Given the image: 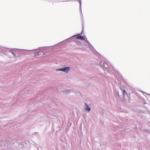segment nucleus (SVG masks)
<instances>
[{
  "label": "nucleus",
  "instance_id": "obj_1",
  "mask_svg": "<svg viewBox=\"0 0 150 150\" xmlns=\"http://www.w3.org/2000/svg\"><path fill=\"white\" fill-rule=\"evenodd\" d=\"M105 64L104 62L103 63V62L101 61H99V65L103 69L105 74L106 75H108L109 72L111 71V69L108 67L105 66Z\"/></svg>",
  "mask_w": 150,
  "mask_h": 150
},
{
  "label": "nucleus",
  "instance_id": "obj_2",
  "mask_svg": "<svg viewBox=\"0 0 150 150\" xmlns=\"http://www.w3.org/2000/svg\"><path fill=\"white\" fill-rule=\"evenodd\" d=\"M84 28V27L83 25L82 26V31H81V33L80 34H79L77 35H74L73 36H72V37H71V38H73L74 37H76V38L77 39H79V40L80 39V40H85V39L84 37H83V36L80 35L82 34V33H83V32Z\"/></svg>",
  "mask_w": 150,
  "mask_h": 150
},
{
  "label": "nucleus",
  "instance_id": "obj_3",
  "mask_svg": "<svg viewBox=\"0 0 150 150\" xmlns=\"http://www.w3.org/2000/svg\"><path fill=\"white\" fill-rule=\"evenodd\" d=\"M70 69L69 67H65L62 68L58 69L57 70L59 71H62L66 73H68Z\"/></svg>",
  "mask_w": 150,
  "mask_h": 150
},
{
  "label": "nucleus",
  "instance_id": "obj_4",
  "mask_svg": "<svg viewBox=\"0 0 150 150\" xmlns=\"http://www.w3.org/2000/svg\"><path fill=\"white\" fill-rule=\"evenodd\" d=\"M120 89L122 91V94L123 96V98H125V87L124 86H120Z\"/></svg>",
  "mask_w": 150,
  "mask_h": 150
},
{
  "label": "nucleus",
  "instance_id": "obj_5",
  "mask_svg": "<svg viewBox=\"0 0 150 150\" xmlns=\"http://www.w3.org/2000/svg\"><path fill=\"white\" fill-rule=\"evenodd\" d=\"M16 143H17L18 144L19 146L21 148H23L24 146V144H23V142H21V143H20V142H19V140H17L16 142Z\"/></svg>",
  "mask_w": 150,
  "mask_h": 150
},
{
  "label": "nucleus",
  "instance_id": "obj_6",
  "mask_svg": "<svg viewBox=\"0 0 150 150\" xmlns=\"http://www.w3.org/2000/svg\"><path fill=\"white\" fill-rule=\"evenodd\" d=\"M62 92L64 93H70L72 92H73V91L72 90L69 89V90H64L62 91Z\"/></svg>",
  "mask_w": 150,
  "mask_h": 150
},
{
  "label": "nucleus",
  "instance_id": "obj_7",
  "mask_svg": "<svg viewBox=\"0 0 150 150\" xmlns=\"http://www.w3.org/2000/svg\"><path fill=\"white\" fill-rule=\"evenodd\" d=\"M86 106L85 109L86 110L90 111L91 110V108L89 107L86 103H85Z\"/></svg>",
  "mask_w": 150,
  "mask_h": 150
},
{
  "label": "nucleus",
  "instance_id": "obj_8",
  "mask_svg": "<svg viewBox=\"0 0 150 150\" xmlns=\"http://www.w3.org/2000/svg\"><path fill=\"white\" fill-rule=\"evenodd\" d=\"M42 55V52H38L35 53H34V56H39Z\"/></svg>",
  "mask_w": 150,
  "mask_h": 150
},
{
  "label": "nucleus",
  "instance_id": "obj_9",
  "mask_svg": "<svg viewBox=\"0 0 150 150\" xmlns=\"http://www.w3.org/2000/svg\"><path fill=\"white\" fill-rule=\"evenodd\" d=\"M78 0L79 1V3L80 4V10L81 11V16H82V17L83 15L82 14V11H81V1L80 0Z\"/></svg>",
  "mask_w": 150,
  "mask_h": 150
},
{
  "label": "nucleus",
  "instance_id": "obj_10",
  "mask_svg": "<svg viewBox=\"0 0 150 150\" xmlns=\"http://www.w3.org/2000/svg\"><path fill=\"white\" fill-rule=\"evenodd\" d=\"M9 52L11 53V54H12L14 57H16V54L13 51H12V50H10Z\"/></svg>",
  "mask_w": 150,
  "mask_h": 150
},
{
  "label": "nucleus",
  "instance_id": "obj_11",
  "mask_svg": "<svg viewBox=\"0 0 150 150\" xmlns=\"http://www.w3.org/2000/svg\"><path fill=\"white\" fill-rule=\"evenodd\" d=\"M41 48H42V47H39L38 48V49H34L32 50H29V51H33L34 50H42ZM27 50L29 51V50Z\"/></svg>",
  "mask_w": 150,
  "mask_h": 150
},
{
  "label": "nucleus",
  "instance_id": "obj_12",
  "mask_svg": "<svg viewBox=\"0 0 150 150\" xmlns=\"http://www.w3.org/2000/svg\"><path fill=\"white\" fill-rule=\"evenodd\" d=\"M86 42L88 43L91 47H92L93 48V46L88 41L86 40Z\"/></svg>",
  "mask_w": 150,
  "mask_h": 150
},
{
  "label": "nucleus",
  "instance_id": "obj_13",
  "mask_svg": "<svg viewBox=\"0 0 150 150\" xmlns=\"http://www.w3.org/2000/svg\"><path fill=\"white\" fill-rule=\"evenodd\" d=\"M42 52V54L43 55H45V54H46L47 53V52Z\"/></svg>",
  "mask_w": 150,
  "mask_h": 150
},
{
  "label": "nucleus",
  "instance_id": "obj_14",
  "mask_svg": "<svg viewBox=\"0 0 150 150\" xmlns=\"http://www.w3.org/2000/svg\"><path fill=\"white\" fill-rule=\"evenodd\" d=\"M116 95H117L119 97H120V96L119 95V92L118 91H117L116 92Z\"/></svg>",
  "mask_w": 150,
  "mask_h": 150
},
{
  "label": "nucleus",
  "instance_id": "obj_15",
  "mask_svg": "<svg viewBox=\"0 0 150 150\" xmlns=\"http://www.w3.org/2000/svg\"><path fill=\"white\" fill-rule=\"evenodd\" d=\"M58 45V44H57V45H54L53 46H56V45Z\"/></svg>",
  "mask_w": 150,
  "mask_h": 150
}]
</instances>
